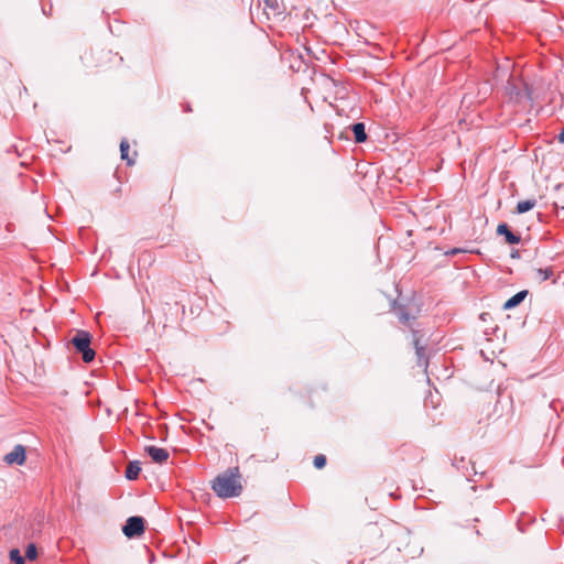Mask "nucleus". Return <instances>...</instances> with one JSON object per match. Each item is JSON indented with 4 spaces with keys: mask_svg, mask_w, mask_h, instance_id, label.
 Segmentation results:
<instances>
[{
    "mask_svg": "<svg viewBox=\"0 0 564 564\" xmlns=\"http://www.w3.org/2000/svg\"><path fill=\"white\" fill-rule=\"evenodd\" d=\"M239 478L238 467L229 468L213 480L212 488L219 498L238 497L242 491Z\"/></svg>",
    "mask_w": 564,
    "mask_h": 564,
    "instance_id": "obj_1",
    "label": "nucleus"
},
{
    "mask_svg": "<svg viewBox=\"0 0 564 564\" xmlns=\"http://www.w3.org/2000/svg\"><path fill=\"white\" fill-rule=\"evenodd\" d=\"M3 460L9 464L22 465L25 460V448L22 445H17L14 448L6 454Z\"/></svg>",
    "mask_w": 564,
    "mask_h": 564,
    "instance_id": "obj_5",
    "label": "nucleus"
},
{
    "mask_svg": "<svg viewBox=\"0 0 564 564\" xmlns=\"http://www.w3.org/2000/svg\"><path fill=\"white\" fill-rule=\"evenodd\" d=\"M129 142L126 139H122L120 142V154L121 159L127 161L128 165L134 164V160L129 158Z\"/></svg>",
    "mask_w": 564,
    "mask_h": 564,
    "instance_id": "obj_14",
    "label": "nucleus"
},
{
    "mask_svg": "<svg viewBox=\"0 0 564 564\" xmlns=\"http://www.w3.org/2000/svg\"><path fill=\"white\" fill-rule=\"evenodd\" d=\"M69 343L85 362L88 364L95 359V350L90 347L91 335L87 330H77Z\"/></svg>",
    "mask_w": 564,
    "mask_h": 564,
    "instance_id": "obj_2",
    "label": "nucleus"
},
{
    "mask_svg": "<svg viewBox=\"0 0 564 564\" xmlns=\"http://www.w3.org/2000/svg\"><path fill=\"white\" fill-rule=\"evenodd\" d=\"M42 11L45 15H47L48 13L46 12L45 8H42Z\"/></svg>",
    "mask_w": 564,
    "mask_h": 564,
    "instance_id": "obj_24",
    "label": "nucleus"
},
{
    "mask_svg": "<svg viewBox=\"0 0 564 564\" xmlns=\"http://www.w3.org/2000/svg\"><path fill=\"white\" fill-rule=\"evenodd\" d=\"M350 129L354 133V139L356 143H364L367 141L366 126L364 122H356L350 126Z\"/></svg>",
    "mask_w": 564,
    "mask_h": 564,
    "instance_id": "obj_8",
    "label": "nucleus"
},
{
    "mask_svg": "<svg viewBox=\"0 0 564 564\" xmlns=\"http://www.w3.org/2000/svg\"><path fill=\"white\" fill-rule=\"evenodd\" d=\"M24 560L28 558L29 561H34L37 557V549L34 543H30L26 546L25 555L23 556Z\"/></svg>",
    "mask_w": 564,
    "mask_h": 564,
    "instance_id": "obj_17",
    "label": "nucleus"
},
{
    "mask_svg": "<svg viewBox=\"0 0 564 564\" xmlns=\"http://www.w3.org/2000/svg\"><path fill=\"white\" fill-rule=\"evenodd\" d=\"M9 557L12 564H25V560L22 556L19 549H12L9 552Z\"/></svg>",
    "mask_w": 564,
    "mask_h": 564,
    "instance_id": "obj_16",
    "label": "nucleus"
},
{
    "mask_svg": "<svg viewBox=\"0 0 564 564\" xmlns=\"http://www.w3.org/2000/svg\"><path fill=\"white\" fill-rule=\"evenodd\" d=\"M535 205H536V199L535 198L520 200L517 204L516 213L517 214H524V213L531 210L532 208H534Z\"/></svg>",
    "mask_w": 564,
    "mask_h": 564,
    "instance_id": "obj_12",
    "label": "nucleus"
},
{
    "mask_svg": "<svg viewBox=\"0 0 564 564\" xmlns=\"http://www.w3.org/2000/svg\"><path fill=\"white\" fill-rule=\"evenodd\" d=\"M413 334V344L415 348V354L417 357V364L419 366L427 367V361L425 358V347L421 344V336L419 334V330H412Z\"/></svg>",
    "mask_w": 564,
    "mask_h": 564,
    "instance_id": "obj_7",
    "label": "nucleus"
},
{
    "mask_svg": "<svg viewBox=\"0 0 564 564\" xmlns=\"http://www.w3.org/2000/svg\"><path fill=\"white\" fill-rule=\"evenodd\" d=\"M510 256H511V258H520V252H519V250H512Z\"/></svg>",
    "mask_w": 564,
    "mask_h": 564,
    "instance_id": "obj_22",
    "label": "nucleus"
},
{
    "mask_svg": "<svg viewBox=\"0 0 564 564\" xmlns=\"http://www.w3.org/2000/svg\"><path fill=\"white\" fill-rule=\"evenodd\" d=\"M528 293L529 292L527 290H522V291H519L518 293H516L514 295H512L510 299H508L505 302V304L502 306L503 310H511V308H514L518 305H520L527 297Z\"/></svg>",
    "mask_w": 564,
    "mask_h": 564,
    "instance_id": "obj_9",
    "label": "nucleus"
},
{
    "mask_svg": "<svg viewBox=\"0 0 564 564\" xmlns=\"http://www.w3.org/2000/svg\"><path fill=\"white\" fill-rule=\"evenodd\" d=\"M326 462H327V460H326V457H325L324 455L319 454V455H316V456L314 457V462H313V464H314V466H315L317 469H321V468H323V467L326 465Z\"/></svg>",
    "mask_w": 564,
    "mask_h": 564,
    "instance_id": "obj_18",
    "label": "nucleus"
},
{
    "mask_svg": "<svg viewBox=\"0 0 564 564\" xmlns=\"http://www.w3.org/2000/svg\"><path fill=\"white\" fill-rule=\"evenodd\" d=\"M557 140L560 143H564V128L562 129V131L558 133L557 135Z\"/></svg>",
    "mask_w": 564,
    "mask_h": 564,
    "instance_id": "obj_20",
    "label": "nucleus"
},
{
    "mask_svg": "<svg viewBox=\"0 0 564 564\" xmlns=\"http://www.w3.org/2000/svg\"><path fill=\"white\" fill-rule=\"evenodd\" d=\"M554 272L552 267L549 268H539L534 270V279L542 283L553 276Z\"/></svg>",
    "mask_w": 564,
    "mask_h": 564,
    "instance_id": "obj_11",
    "label": "nucleus"
},
{
    "mask_svg": "<svg viewBox=\"0 0 564 564\" xmlns=\"http://www.w3.org/2000/svg\"><path fill=\"white\" fill-rule=\"evenodd\" d=\"M144 523L145 521L142 517H129L122 527V532L129 539L140 536L144 532Z\"/></svg>",
    "mask_w": 564,
    "mask_h": 564,
    "instance_id": "obj_3",
    "label": "nucleus"
},
{
    "mask_svg": "<svg viewBox=\"0 0 564 564\" xmlns=\"http://www.w3.org/2000/svg\"><path fill=\"white\" fill-rule=\"evenodd\" d=\"M506 91L507 94L517 100H520L522 98V91L521 89L514 84V82L509 78L506 85Z\"/></svg>",
    "mask_w": 564,
    "mask_h": 564,
    "instance_id": "obj_13",
    "label": "nucleus"
},
{
    "mask_svg": "<svg viewBox=\"0 0 564 564\" xmlns=\"http://www.w3.org/2000/svg\"><path fill=\"white\" fill-rule=\"evenodd\" d=\"M460 251H462L460 249L454 248V249L447 251L446 254H452L453 256V254L459 253Z\"/></svg>",
    "mask_w": 564,
    "mask_h": 564,
    "instance_id": "obj_21",
    "label": "nucleus"
},
{
    "mask_svg": "<svg viewBox=\"0 0 564 564\" xmlns=\"http://www.w3.org/2000/svg\"><path fill=\"white\" fill-rule=\"evenodd\" d=\"M141 471V466L139 460L130 462L126 468L124 476L128 480L138 479Z\"/></svg>",
    "mask_w": 564,
    "mask_h": 564,
    "instance_id": "obj_10",
    "label": "nucleus"
},
{
    "mask_svg": "<svg viewBox=\"0 0 564 564\" xmlns=\"http://www.w3.org/2000/svg\"><path fill=\"white\" fill-rule=\"evenodd\" d=\"M525 94H527V97H528V98H531V97H530L531 93L529 91L528 87H525Z\"/></svg>",
    "mask_w": 564,
    "mask_h": 564,
    "instance_id": "obj_23",
    "label": "nucleus"
},
{
    "mask_svg": "<svg viewBox=\"0 0 564 564\" xmlns=\"http://www.w3.org/2000/svg\"><path fill=\"white\" fill-rule=\"evenodd\" d=\"M397 313H398L400 323H402L406 326H410L411 321L415 319V316L408 313L404 310V307H400Z\"/></svg>",
    "mask_w": 564,
    "mask_h": 564,
    "instance_id": "obj_15",
    "label": "nucleus"
},
{
    "mask_svg": "<svg viewBox=\"0 0 564 564\" xmlns=\"http://www.w3.org/2000/svg\"><path fill=\"white\" fill-rule=\"evenodd\" d=\"M497 235L503 236L509 245H518L521 241L520 235L512 232L506 223L497 226Z\"/></svg>",
    "mask_w": 564,
    "mask_h": 564,
    "instance_id": "obj_6",
    "label": "nucleus"
},
{
    "mask_svg": "<svg viewBox=\"0 0 564 564\" xmlns=\"http://www.w3.org/2000/svg\"><path fill=\"white\" fill-rule=\"evenodd\" d=\"M264 4H265L264 10L267 8H269V9H272L273 11H275V9H276V1L275 0H264Z\"/></svg>",
    "mask_w": 564,
    "mask_h": 564,
    "instance_id": "obj_19",
    "label": "nucleus"
},
{
    "mask_svg": "<svg viewBox=\"0 0 564 564\" xmlns=\"http://www.w3.org/2000/svg\"><path fill=\"white\" fill-rule=\"evenodd\" d=\"M144 451L151 457V459L156 464H163L170 457V454L165 448L158 447L154 445L145 446Z\"/></svg>",
    "mask_w": 564,
    "mask_h": 564,
    "instance_id": "obj_4",
    "label": "nucleus"
}]
</instances>
